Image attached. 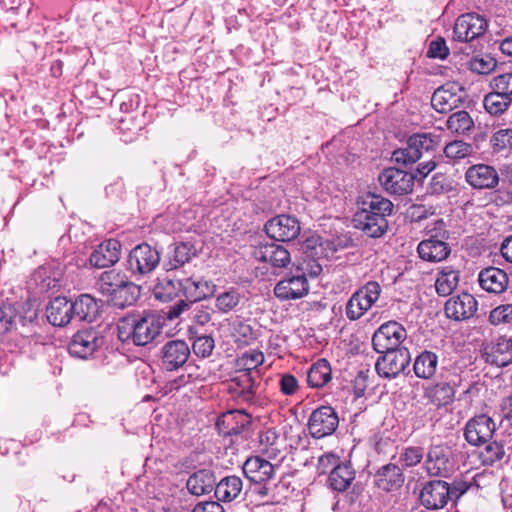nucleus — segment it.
Masks as SVG:
<instances>
[{
	"instance_id": "nucleus-2",
	"label": "nucleus",
	"mask_w": 512,
	"mask_h": 512,
	"mask_svg": "<svg viewBox=\"0 0 512 512\" xmlns=\"http://www.w3.org/2000/svg\"><path fill=\"white\" fill-rule=\"evenodd\" d=\"M359 204L352 219L353 227L369 237H381L388 228L386 217L392 213V202L381 195L368 193Z\"/></svg>"
},
{
	"instance_id": "nucleus-43",
	"label": "nucleus",
	"mask_w": 512,
	"mask_h": 512,
	"mask_svg": "<svg viewBox=\"0 0 512 512\" xmlns=\"http://www.w3.org/2000/svg\"><path fill=\"white\" fill-rule=\"evenodd\" d=\"M474 122L467 111L461 110L453 113L447 120V128L454 133L464 134L471 130Z\"/></svg>"
},
{
	"instance_id": "nucleus-26",
	"label": "nucleus",
	"mask_w": 512,
	"mask_h": 512,
	"mask_svg": "<svg viewBox=\"0 0 512 512\" xmlns=\"http://www.w3.org/2000/svg\"><path fill=\"white\" fill-rule=\"evenodd\" d=\"M245 476L254 483H263L274 475V466L260 456L249 457L243 464Z\"/></svg>"
},
{
	"instance_id": "nucleus-5",
	"label": "nucleus",
	"mask_w": 512,
	"mask_h": 512,
	"mask_svg": "<svg viewBox=\"0 0 512 512\" xmlns=\"http://www.w3.org/2000/svg\"><path fill=\"white\" fill-rule=\"evenodd\" d=\"M159 263L160 253L158 250L143 243L131 250L127 260V269L134 276H145L154 271Z\"/></svg>"
},
{
	"instance_id": "nucleus-1",
	"label": "nucleus",
	"mask_w": 512,
	"mask_h": 512,
	"mask_svg": "<svg viewBox=\"0 0 512 512\" xmlns=\"http://www.w3.org/2000/svg\"><path fill=\"white\" fill-rule=\"evenodd\" d=\"M165 322L166 317L157 312L130 313L118 322V338L135 346H147L161 336Z\"/></svg>"
},
{
	"instance_id": "nucleus-22",
	"label": "nucleus",
	"mask_w": 512,
	"mask_h": 512,
	"mask_svg": "<svg viewBox=\"0 0 512 512\" xmlns=\"http://www.w3.org/2000/svg\"><path fill=\"white\" fill-rule=\"evenodd\" d=\"M478 303L469 293H462L451 297L445 304L446 316L460 321L471 318L477 311Z\"/></svg>"
},
{
	"instance_id": "nucleus-32",
	"label": "nucleus",
	"mask_w": 512,
	"mask_h": 512,
	"mask_svg": "<svg viewBox=\"0 0 512 512\" xmlns=\"http://www.w3.org/2000/svg\"><path fill=\"white\" fill-rule=\"evenodd\" d=\"M98 310V304L93 297L88 294H81L72 302L69 318L92 321L97 316Z\"/></svg>"
},
{
	"instance_id": "nucleus-13",
	"label": "nucleus",
	"mask_w": 512,
	"mask_h": 512,
	"mask_svg": "<svg viewBox=\"0 0 512 512\" xmlns=\"http://www.w3.org/2000/svg\"><path fill=\"white\" fill-rule=\"evenodd\" d=\"M482 359L496 367H505L512 363V337L500 336L486 344L481 351Z\"/></svg>"
},
{
	"instance_id": "nucleus-38",
	"label": "nucleus",
	"mask_w": 512,
	"mask_h": 512,
	"mask_svg": "<svg viewBox=\"0 0 512 512\" xmlns=\"http://www.w3.org/2000/svg\"><path fill=\"white\" fill-rule=\"evenodd\" d=\"M36 317L35 311H30V315L28 316V320L32 321ZM19 319L25 324V320L27 317L18 316V312L15 306L13 305H5L0 308V334H5L16 325V321Z\"/></svg>"
},
{
	"instance_id": "nucleus-7",
	"label": "nucleus",
	"mask_w": 512,
	"mask_h": 512,
	"mask_svg": "<svg viewBox=\"0 0 512 512\" xmlns=\"http://www.w3.org/2000/svg\"><path fill=\"white\" fill-rule=\"evenodd\" d=\"M407 337L406 330L395 321L382 324L372 337L373 348L377 352L400 349V345Z\"/></svg>"
},
{
	"instance_id": "nucleus-62",
	"label": "nucleus",
	"mask_w": 512,
	"mask_h": 512,
	"mask_svg": "<svg viewBox=\"0 0 512 512\" xmlns=\"http://www.w3.org/2000/svg\"><path fill=\"white\" fill-rule=\"evenodd\" d=\"M298 388L297 379L291 374H285L280 379V389L285 395H292Z\"/></svg>"
},
{
	"instance_id": "nucleus-17",
	"label": "nucleus",
	"mask_w": 512,
	"mask_h": 512,
	"mask_svg": "<svg viewBox=\"0 0 512 512\" xmlns=\"http://www.w3.org/2000/svg\"><path fill=\"white\" fill-rule=\"evenodd\" d=\"M449 484L442 480L428 482L421 490V503L428 509H441L451 498Z\"/></svg>"
},
{
	"instance_id": "nucleus-28",
	"label": "nucleus",
	"mask_w": 512,
	"mask_h": 512,
	"mask_svg": "<svg viewBox=\"0 0 512 512\" xmlns=\"http://www.w3.org/2000/svg\"><path fill=\"white\" fill-rule=\"evenodd\" d=\"M417 251L420 258L425 261L440 262L449 256L451 249L448 243L432 236L421 241L418 244Z\"/></svg>"
},
{
	"instance_id": "nucleus-59",
	"label": "nucleus",
	"mask_w": 512,
	"mask_h": 512,
	"mask_svg": "<svg viewBox=\"0 0 512 512\" xmlns=\"http://www.w3.org/2000/svg\"><path fill=\"white\" fill-rule=\"evenodd\" d=\"M339 457L333 453H325L318 458L317 471L319 474L330 473L332 469L340 465Z\"/></svg>"
},
{
	"instance_id": "nucleus-60",
	"label": "nucleus",
	"mask_w": 512,
	"mask_h": 512,
	"mask_svg": "<svg viewBox=\"0 0 512 512\" xmlns=\"http://www.w3.org/2000/svg\"><path fill=\"white\" fill-rule=\"evenodd\" d=\"M449 55V49L443 38L431 41L427 56L430 58L445 59Z\"/></svg>"
},
{
	"instance_id": "nucleus-29",
	"label": "nucleus",
	"mask_w": 512,
	"mask_h": 512,
	"mask_svg": "<svg viewBox=\"0 0 512 512\" xmlns=\"http://www.w3.org/2000/svg\"><path fill=\"white\" fill-rule=\"evenodd\" d=\"M479 284L482 289L489 293L499 294L508 286V275L502 269L488 267L479 273Z\"/></svg>"
},
{
	"instance_id": "nucleus-21",
	"label": "nucleus",
	"mask_w": 512,
	"mask_h": 512,
	"mask_svg": "<svg viewBox=\"0 0 512 512\" xmlns=\"http://www.w3.org/2000/svg\"><path fill=\"white\" fill-rule=\"evenodd\" d=\"M465 180L474 189H494L499 183V174L493 166L476 164L466 170Z\"/></svg>"
},
{
	"instance_id": "nucleus-12",
	"label": "nucleus",
	"mask_w": 512,
	"mask_h": 512,
	"mask_svg": "<svg viewBox=\"0 0 512 512\" xmlns=\"http://www.w3.org/2000/svg\"><path fill=\"white\" fill-rule=\"evenodd\" d=\"M378 179L384 190L392 195H405L413 190L414 176L401 169L387 168L380 173Z\"/></svg>"
},
{
	"instance_id": "nucleus-52",
	"label": "nucleus",
	"mask_w": 512,
	"mask_h": 512,
	"mask_svg": "<svg viewBox=\"0 0 512 512\" xmlns=\"http://www.w3.org/2000/svg\"><path fill=\"white\" fill-rule=\"evenodd\" d=\"M239 375L234 378V381L241 389V394L245 400H251L254 396L255 379L251 372L239 371Z\"/></svg>"
},
{
	"instance_id": "nucleus-33",
	"label": "nucleus",
	"mask_w": 512,
	"mask_h": 512,
	"mask_svg": "<svg viewBox=\"0 0 512 512\" xmlns=\"http://www.w3.org/2000/svg\"><path fill=\"white\" fill-rule=\"evenodd\" d=\"M243 489L242 479L238 476H227L215 485V496L223 502L236 499Z\"/></svg>"
},
{
	"instance_id": "nucleus-27",
	"label": "nucleus",
	"mask_w": 512,
	"mask_h": 512,
	"mask_svg": "<svg viewBox=\"0 0 512 512\" xmlns=\"http://www.w3.org/2000/svg\"><path fill=\"white\" fill-rule=\"evenodd\" d=\"M251 423L250 416L241 410L229 411L217 421L219 431L225 435H238Z\"/></svg>"
},
{
	"instance_id": "nucleus-14",
	"label": "nucleus",
	"mask_w": 512,
	"mask_h": 512,
	"mask_svg": "<svg viewBox=\"0 0 512 512\" xmlns=\"http://www.w3.org/2000/svg\"><path fill=\"white\" fill-rule=\"evenodd\" d=\"M267 235L277 241H291L300 233L299 221L290 215L281 214L265 224Z\"/></svg>"
},
{
	"instance_id": "nucleus-57",
	"label": "nucleus",
	"mask_w": 512,
	"mask_h": 512,
	"mask_svg": "<svg viewBox=\"0 0 512 512\" xmlns=\"http://www.w3.org/2000/svg\"><path fill=\"white\" fill-rule=\"evenodd\" d=\"M492 145L496 150H505L512 148V129H500L496 131L491 139Z\"/></svg>"
},
{
	"instance_id": "nucleus-11",
	"label": "nucleus",
	"mask_w": 512,
	"mask_h": 512,
	"mask_svg": "<svg viewBox=\"0 0 512 512\" xmlns=\"http://www.w3.org/2000/svg\"><path fill=\"white\" fill-rule=\"evenodd\" d=\"M339 424L337 413L330 406L314 410L309 418L308 429L313 438L320 439L335 432Z\"/></svg>"
},
{
	"instance_id": "nucleus-37",
	"label": "nucleus",
	"mask_w": 512,
	"mask_h": 512,
	"mask_svg": "<svg viewBox=\"0 0 512 512\" xmlns=\"http://www.w3.org/2000/svg\"><path fill=\"white\" fill-rule=\"evenodd\" d=\"M331 380V367L327 360L320 359L308 371L307 381L313 388H321Z\"/></svg>"
},
{
	"instance_id": "nucleus-24",
	"label": "nucleus",
	"mask_w": 512,
	"mask_h": 512,
	"mask_svg": "<svg viewBox=\"0 0 512 512\" xmlns=\"http://www.w3.org/2000/svg\"><path fill=\"white\" fill-rule=\"evenodd\" d=\"M121 254V243L116 239H109L102 242L90 255L89 261L92 266L105 268L114 265L119 261Z\"/></svg>"
},
{
	"instance_id": "nucleus-54",
	"label": "nucleus",
	"mask_w": 512,
	"mask_h": 512,
	"mask_svg": "<svg viewBox=\"0 0 512 512\" xmlns=\"http://www.w3.org/2000/svg\"><path fill=\"white\" fill-rule=\"evenodd\" d=\"M214 347V339L208 335H201L197 337L192 344V349L195 355L202 358L209 357L212 354Z\"/></svg>"
},
{
	"instance_id": "nucleus-49",
	"label": "nucleus",
	"mask_w": 512,
	"mask_h": 512,
	"mask_svg": "<svg viewBox=\"0 0 512 512\" xmlns=\"http://www.w3.org/2000/svg\"><path fill=\"white\" fill-rule=\"evenodd\" d=\"M64 298L56 297L50 301L46 309L47 320L56 327L64 326Z\"/></svg>"
},
{
	"instance_id": "nucleus-41",
	"label": "nucleus",
	"mask_w": 512,
	"mask_h": 512,
	"mask_svg": "<svg viewBox=\"0 0 512 512\" xmlns=\"http://www.w3.org/2000/svg\"><path fill=\"white\" fill-rule=\"evenodd\" d=\"M512 100L505 96L504 94H500L497 90L492 89L490 93H488L483 100V105L485 110L490 115H501L503 114L511 105Z\"/></svg>"
},
{
	"instance_id": "nucleus-48",
	"label": "nucleus",
	"mask_w": 512,
	"mask_h": 512,
	"mask_svg": "<svg viewBox=\"0 0 512 512\" xmlns=\"http://www.w3.org/2000/svg\"><path fill=\"white\" fill-rule=\"evenodd\" d=\"M505 455V450L499 442H487V445L480 451L479 458L484 465H493L501 460Z\"/></svg>"
},
{
	"instance_id": "nucleus-40",
	"label": "nucleus",
	"mask_w": 512,
	"mask_h": 512,
	"mask_svg": "<svg viewBox=\"0 0 512 512\" xmlns=\"http://www.w3.org/2000/svg\"><path fill=\"white\" fill-rule=\"evenodd\" d=\"M196 255V249L189 242H181L175 245L168 261V270L177 269L189 262Z\"/></svg>"
},
{
	"instance_id": "nucleus-36",
	"label": "nucleus",
	"mask_w": 512,
	"mask_h": 512,
	"mask_svg": "<svg viewBox=\"0 0 512 512\" xmlns=\"http://www.w3.org/2000/svg\"><path fill=\"white\" fill-rule=\"evenodd\" d=\"M438 356L431 351H424L415 359L413 369L417 377L430 379L436 372Z\"/></svg>"
},
{
	"instance_id": "nucleus-44",
	"label": "nucleus",
	"mask_w": 512,
	"mask_h": 512,
	"mask_svg": "<svg viewBox=\"0 0 512 512\" xmlns=\"http://www.w3.org/2000/svg\"><path fill=\"white\" fill-rule=\"evenodd\" d=\"M439 137L431 133H418L409 137L412 148L418 150L419 159L423 152L434 150L439 145Z\"/></svg>"
},
{
	"instance_id": "nucleus-16",
	"label": "nucleus",
	"mask_w": 512,
	"mask_h": 512,
	"mask_svg": "<svg viewBox=\"0 0 512 512\" xmlns=\"http://www.w3.org/2000/svg\"><path fill=\"white\" fill-rule=\"evenodd\" d=\"M494 432V421L486 415H480L467 422L464 436L468 443L478 446L489 442Z\"/></svg>"
},
{
	"instance_id": "nucleus-19",
	"label": "nucleus",
	"mask_w": 512,
	"mask_h": 512,
	"mask_svg": "<svg viewBox=\"0 0 512 512\" xmlns=\"http://www.w3.org/2000/svg\"><path fill=\"white\" fill-rule=\"evenodd\" d=\"M190 348L184 340H171L161 349L163 366L168 371L182 367L190 357Z\"/></svg>"
},
{
	"instance_id": "nucleus-25",
	"label": "nucleus",
	"mask_w": 512,
	"mask_h": 512,
	"mask_svg": "<svg viewBox=\"0 0 512 512\" xmlns=\"http://www.w3.org/2000/svg\"><path fill=\"white\" fill-rule=\"evenodd\" d=\"M182 292L187 299L197 302L212 296L216 291V285L203 278L187 277L181 279Z\"/></svg>"
},
{
	"instance_id": "nucleus-46",
	"label": "nucleus",
	"mask_w": 512,
	"mask_h": 512,
	"mask_svg": "<svg viewBox=\"0 0 512 512\" xmlns=\"http://www.w3.org/2000/svg\"><path fill=\"white\" fill-rule=\"evenodd\" d=\"M264 354L258 350H249L239 356L236 360V366L239 371L251 372L262 365Z\"/></svg>"
},
{
	"instance_id": "nucleus-23",
	"label": "nucleus",
	"mask_w": 512,
	"mask_h": 512,
	"mask_svg": "<svg viewBox=\"0 0 512 512\" xmlns=\"http://www.w3.org/2000/svg\"><path fill=\"white\" fill-rule=\"evenodd\" d=\"M457 376L441 380L425 388L424 397L437 407L446 406L453 402L456 392Z\"/></svg>"
},
{
	"instance_id": "nucleus-63",
	"label": "nucleus",
	"mask_w": 512,
	"mask_h": 512,
	"mask_svg": "<svg viewBox=\"0 0 512 512\" xmlns=\"http://www.w3.org/2000/svg\"><path fill=\"white\" fill-rule=\"evenodd\" d=\"M353 386L357 396H362L368 386V371H359L353 380Z\"/></svg>"
},
{
	"instance_id": "nucleus-3",
	"label": "nucleus",
	"mask_w": 512,
	"mask_h": 512,
	"mask_svg": "<svg viewBox=\"0 0 512 512\" xmlns=\"http://www.w3.org/2000/svg\"><path fill=\"white\" fill-rule=\"evenodd\" d=\"M97 289L117 308L133 305L141 294V287L127 280L115 270L104 271L97 281Z\"/></svg>"
},
{
	"instance_id": "nucleus-55",
	"label": "nucleus",
	"mask_w": 512,
	"mask_h": 512,
	"mask_svg": "<svg viewBox=\"0 0 512 512\" xmlns=\"http://www.w3.org/2000/svg\"><path fill=\"white\" fill-rule=\"evenodd\" d=\"M489 321L493 325L512 323V304H504L494 308L489 315Z\"/></svg>"
},
{
	"instance_id": "nucleus-18",
	"label": "nucleus",
	"mask_w": 512,
	"mask_h": 512,
	"mask_svg": "<svg viewBox=\"0 0 512 512\" xmlns=\"http://www.w3.org/2000/svg\"><path fill=\"white\" fill-rule=\"evenodd\" d=\"M252 254L256 260L269 263L274 268H284L291 262L289 251L274 242L255 246Z\"/></svg>"
},
{
	"instance_id": "nucleus-34",
	"label": "nucleus",
	"mask_w": 512,
	"mask_h": 512,
	"mask_svg": "<svg viewBox=\"0 0 512 512\" xmlns=\"http://www.w3.org/2000/svg\"><path fill=\"white\" fill-rule=\"evenodd\" d=\"M459 276V271L450 267L440 270L435 281L437 294L443 297L450 295L459 284Z\"/></svg>"
},
{
	"instance_id": "nucleus-8",
	"label": "nucleus",
	"mask_w": 512,
	"mask_h": 512,
	"mask_svg": "<svg viewBox=\"0 0 512 512\" xmlns=\"http://www.w3.org/2000/svg\"><path fill=\"white\" fill-rule=\"evenodd\" d=\"M488 28L487 20L476 13L459 16L453 29V39L459 42H470L482 36Z\"/></svg>"
},
{
	"instance_id": "nucleus-35",
	"label": "nucleus",
	"mask_w": 512,
	"mask_h": 512,
	"mask_svg": "<svg viewBox=\"0 0 512 512\" xmlns=\"http://www.w3.org/2000/svg\"><path fill=\"white\" fill-rule=\"evenodd\" d=\"M354 477L355 473L351 466L341 463L338 467H335L330 471L328 481L333 490L343 492L350 486Z\"/></svg>"
},
{
	"instance_id": "nucleus-6",
	"label": "nucleus",
	"mask_w": 512,
	"mask_h": 512,
	"mask_svg": "<svg viewBox=\"0 0 512 512\" xmlns=\"http://www.w3.org/2000/svg\"><path fill=\"white\" fill-rule=\"evenodd\" d=\"M104 338L95 329L89 328L78 331L68 344V351L71 356L87 359L91 357L102 345Z\"/></svg>"
},
{
	"instance_id": "nucleus-51",
	"label": "nucleus",
	"mask_w": 512,
	"mask_h": 512,
	"mask_svg": "<svg viewBox=\"0 0 512 512\" xmlns=\"http://www.w3.org/2000/svg\"><path fill=\"white\" fill-rule=\"evenodd\" d=\"M444 153L450 159H463L473 153V146L464 141L455 140L445 146Z\"/></svg>"
},
{
	"instance_id": "nucleus-64",
	"label": "nucleus",
	"mask_w": 512,
	"mask_h": 512,
	"mask_svg": "<svg viewBox=\"0 0 512 512\" xmlns=\"http://www.w3.org/2000/svg\"><path fill=\"white\" fill-rule=\"evenodd\" d=\"M193 512H224V509L218 502L207 501L197 504Z\"/></svg>"
},
{
	"instance_id": "nucleus-4",
	"label": "nucleus",
	"mask_w": 512,
	"mask_h": 512,
	"mask_svg": "<svg viewBox=\"0 0 512 512\" xmlns=\"http://www.w3.org/2000/svg\"><path fill=\"white\" fill-rule=\"evenodd\" d=\"M381 287L376 281H369L354 292L346 304V316L349 320L361 318L379 299Z\"/></svg>"
},
{
	"instance_id": "nucleus-9",
	"label": "nucleus",
	"mask_w": 512,
	"mask_h": 512,
	"mask_svg": "<svg viewBox=\"0 0 512 512\" xmlns=\"http://www.w3.org/2000/svg\"><path fill=\"white\" fill-rule=\"evenodd\" d=\"M381 353L383 356L378 358L375 369L379 376L384 378H395L405 370L410 362V353L407 348L383 351Z\"/></svg>"
},
{
	"instance_id": "nucleus-58",
	"label": "nucleus",
	"mask_w": 512,
	"mask_h": 512,
	"mask_svg": "<svg viewBox=\"0 0 512 512\" xmlns=\"http://www.w3.org/2000/svg\"><path fill=\"white\" fill-rule=\"evenodd\" d=\"M423 451L419 447H408L400 455V461L406 467H412L421 462Z\"/></svg>"
},
{
	"instance_id": "nucleus-61",
	"label": "nucleus",
	"mask_w": 512,
	"mask_h": 512,
	"mask_svg": "<svg viewBox=\"0 0 512 512\" xmlns=\"http://www.w3.org/2000/svg\"><path fill=\"white\" fill-rule=\"evenodd\" d=\"M212 313L213 310L209 306L200 304L193 309L192 318L197 324L205 325L211 321Z\"/></svg>"
},
{
	"instance_id": "nucleus-56",
	"label": "nucleus",
	"mask_w": 512,
	"mask_h": 512,
	"mask_svg": "<svg viewBox=\"0 0 512 512\" xmlns=\"http://www.w3.org/2000/svg\"><path fill=\"white\" fill-rule=\"evenodd\" d=\"M491 88L512 100V72L494 77L491 81Z\"/></svg>"
},
{
	"instance_id": "nucleus-30",
	"label": "nucleus",
	"mask_w": 512,
	"mask_h": 512,
	"mask_svg": "<svg viewBox=\"0 0 512 512\" xmlns=\"http://www.w3.org/2000/svg\"><path fill=\"white\" fill-rule=\"evenodd\" d=\"M403 482V473L395 464H387L381 467L375 475V484L386 492L401 487Z\"/></svg>"
},
{
	"instance_id": "nucleus-47",
	"label": "nucleus",
	"mask_w": 512,
	"mask_h": 512,
	"mask_svg": "<svg viewBox=\"0 0 512 512\" xmlns=\"http://www.w3.org/2000/svg\"><path fill=\"white\" fill-rule=\"evenodd\" d=\"M231 337L235 343L248 345L255 339V334L251 325L238 320L232 324Z\"/></svg>"
},
{
	"instance_id": "nucleus-31",
	"label": "nucleus",
	"mask_w": 512,
	"mask_h": 512,
	"mask_svg": "<svg viewBox=\"0 0 512 512\" xmlns=\"http://www.w3.org/2000/svg\"><path fill=\"white\" fill-rule=\"evenodd\" d=\"M216 478L213 471L201 469L194 472L187 480L188 491L196 496H201L215 490Z\"/></svg>"
},
{
	"instance_id": "nucleus-15",
	"label": "nucleus",
	"mask_w": 512,
	"mask_h": 512,
	"mask_svg": "<svg viewBox=\"0 0 512 512\" xmlns=\"http://www.w3.org/2000/svg\"><path fill=\"white\" fill-rule=\"evenodd\" d=\"M308 292L309 284L304 273L287 276L274 287L275 296L282 301L300 299Z\"/></svg>"
},
{
	"instance_id": "nucleus-10",
	"label": "nucleus",
	"mask_w": 512,
	"mask_h": 512,
	"mask_svg": "<svg viewBox=\"0 0 512 512\" xmlns=\"http://www.w3.org/2000/svg\"><path fill=\"white\" fill-rule=\"evenodd\" d=\"M465 99L462 86L458 83H446L436 89L431 98L432 107L439 113H449L460 107Z\"/></svg>"
},
{
	"instance_id": "nucleus-53",
	"label": "nucleus",
	"mask_w": 512,
	"mask_h": 512,
	"mask_svg": "<svg viewBox=\"0 0 512 512\" xmlns=\"http://www.w3.org/2000/svg\"><path fill=\"white\" fill-rule=\"evenodd\" d=\"M392 160L403 165H410L419 160L418 150L412 148L411 142H407V147L397 149L392 154Z\"/></svg>"
},
{
	"instance_id": "nucleus-42",
	"label": "nucleus",
	"mask_w": 512,
	"mask_h": 512,
	"mask_svg": "<svg viewBox=\"0 0 512 512\" xmlns=\"http://www.w3.org/2000/svg\"><path fill=\"white\" fill-rule=\"evenodd\" d=\"M182 290L181 279L164 278L154 287L153 293L156 299L167 302L176 297Z\"/></svg>"
},
{
	"instance_id": "nucleus-45",
	"label": "nucleus",
	"mask_w": 512,
	"mask_h": 512,
	"mask_svg": "<svg viewBox=\"0 0 512 512\" xmlns=\"http://www.w3.org/2000/svg\"><path fill=\"white\" fill-rule=\"evenodd\" d=\"M259 450L269 458H275L278 455L277 446L278 435L273 429H266L259 433Z\"/></svg>"
},
{
	"instance_id": "nucleus-50",
	"label": "nucleus",
	"mask_w": 512,
	"mask_h": 512,
	"mask_svg": "<svg viewBox=\"0 0 512 512\" xmlns=\"http://www.w3.org/2000/svg\"><path fill=\"white\" fill-rule=\"evenodd\" d=\"M469 69L480 75H487L495 70L497 61L490 55L474 57L469 61Z\"/></svg>"
},
{
	"instance_id": "nucleus-39",
	"label": "nucleus",
	"mask_w": 512,
	"mask_h": 512,
	"mask_svg": "<svg viewBox=\"0 0 512 512\" xmlns=\"http://www.w3.org/2000/svg\"><path fill=\"white\" fill-rule=\"evenodd\" d=\"M243 295L236 288H230L215 298V308L218 312L227 314L234 311L241 303Z\"/></svg>"
},
{
	"instance_id": "nucleus-20",
	"label": "nucleus",
	"mask_w": 512,
	"mask_h": 512,
	"mask_svg": "<svg viewBox=\"0 0 512 512\" xmlns=\"http://www.w3.org/2000/svg\"><path fill=\"white\" fill-rule=\"evenodd\" d=\"M450 449L441 445L430 448L425 468L429 475L447 477L453 471V463L450 461Z\"/></svg>"
}]
</instances>
